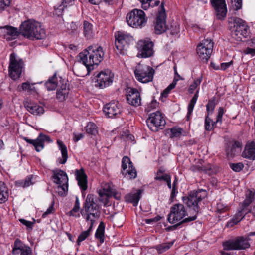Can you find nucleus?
Masks as SVG:
<instances>
[{"instance_id":"obj_58","label":"nucleus","mask_w":255,"mask_h":255,"mask_svg":"<svg viewBox=\"0 0 255 255\" xmlns=\"http://www.w3.org/2000/svg\"><path fill=\"white\" fill-rule=\"evenodd\" d=\"M254 48H249L247 47L244 50V53L246 54H250L252 56H254L255 55V45H254V46H253Z\"/></svg>"},{"instance_id":"obj_13","label":"nucleus","mask_w":255,"mask_h":255,"mask_svg":"<svg viewBox=\"0 0 255 255\" xmlns=\"http://www.w3.org/2000/svg\"><path fill=\"white\" fill-rule=\"evenodd\" d=\"M187 213L184 205L180 203L175 204L170 208V212L168 214L167 220L171 224L181 220Z\"/></svg>"},{"instance_id":"obj_53","label":"nucleus","mask_w":255,"mask_h":255,"mask_svg":"<svg viewBox=\"0 0 255 255\" xmlns=\"http://www.w3.org/2000/svg\"><path fill=\"white\" fill-rule=\"evenodd\" d=\"M141 4H142V8L144 10H147L149 6L151 5V2L153 0H140Z\"/></svg>"},{"instance_id":"obj_41","label":"nucleus","mask_w":255,"mask_h":255,"mask_svg":"<svg viewBox=\"0 0 255 255\" xmlns=\"http://www.w3.org/2000/svg\"><path fill=\"white\" fill-rule=\"evenodd\" d=\"M34 84H30L28 82H23L18 86V90L19 91H25L28 92L35 91V88L33 86Z\"/></svg>"},{"instance_id":"obj_54","label":"nucleus","mask_w":255,"mask_h":255,"mask_svg":"<svg viewBox=\"0 0 255 255\" xmlns=\"http://www.w3.org/2000/svg\"><path fill=\"white\" fill-rule=\"evenodd\" d=\"M54 202H53L51 205L49 206V207L47 209L46 211L45 212L42 216V218H45L47 215L51 214L54 212Z\"/></svg>"},{"instance_id":"obj_43","label":"nucleus","mask_w":255,"mask_h":255,"mask_svg":"<svg viewBox=\"0 0 255 255\" xmlns=\"http://www.w3.org/2000/svg\"><path fill=\"white\" fill-rule=\"evenodd\" d=\"M84 34L87 38H90L92 35V25L89 22L85 21L83 23Z\"/></svg>"},{"instance_id":"obj_52","label":"nucleus","mask_w":255,"mask_h":255,"mask_svg":"<svg viewBox=\"0 0 255 255\" xmlns=\"http://www.w3.org/2000/svg\"><path fill=\"white\" fill-rule=\"evenodd\" d=\"M228 207L225 206L222 203H219L217 204V211L219 213H222L228 210Z\"/></svg>"},{"instance_id":"obj_63","label":"nucleus","mask_w":255,"mask_h":255,"mask_svg":"<svg viewBox=\"0 0 255 255\" xmlns=\"http://www.w3.org/2000/svg\"><path fill=\"white\" fill-rule=\"evenodd\" d=\"M79 209H80L79 208L74 206V207L72 208V209L70 211V212L69 213V215L74 216V217H79L80 216L79 214H78L77 215L76 214V213H78L79 212Z\"/></svg>"},{"instance_id":"obj_56","label":"nucleus","mask_w":255,"mask_h":255,"mask_svg":"<svg viewBox=\"0 0 255 255\" xmlns=\"http://www.w3.org/2000/svg\"><path fill=\"white\" fill-rule=\"evenodd\" d=\"M161 219V217L159 215L156 216L154 218L147 219L145 220V222L147 224H152L153 223H156L159 221Z\"/></svg>"},{"instance_id":"obj_15","label":"nucleus","mask_w":255,"mask_h":255,"mask_svg":"<svg viewBox=\"0 0 255 255\" xmlns=\"http://www.w3.org/2000/svg\"><path fill=\"white\" fill-rule=\"evenodd\" d=\"M159 9L154 26L155 33L157 34H160L166 31L167 27L166 25V14L163 3Z\"/></svg>"},{"instance_id":"obj_35","label":"nucleus","mask_w":255,"mask_h":255,"mask_svg":"<svg viewBox=\"0 0 255 255\" xmlns=\"http://www.w3.org/2000/svg\"><path fill=\"white\" fill-rule=\"evenodd\" d=\"M69 93V89L67 87L66 84H63L59 88L56 93V97L60 101H63L67 97Z\"/></svg>"},{"instance_id":"obj_2","label":"nucleus","mask_w":255,"mask_h":255,"mask_svg":"<svg viewBox=\"0 0 255 255\" xmlns=\"http://www.w3.org/2000/svg\"><path fill=\"white\" fill-rule=\"evenodd\" d=\"M205 191L199 190L191 192L188 196L183 197L182 200L185 205H187L190 210L192 212L191 213L193 216L186 218L177 223L174 227H179L180 225L188 223L192 221H194L197 218V215L199 212L200 207L199 203L206 196Z\"/></svg>"},{"instance_id":"obj_5","label":"nucleus","mask_w":255,"mask_h":255,"mask_svg":"<svg viewBox=\"0 0 255 255\" xmlns=\"http://www.w3.org/2000/svg\"><path fill=\"white\" fill-rule=\"evenodd\" d=\"M255 235V232H250L248 236ZM249 237L238 236L223 243L224 250H241L249 248Z\"/></svg>"},{"instance_id":"obj_20","label":"nucleus","mask_w":255,"mask_h":255,"mask_svg":"<svg viewBox=\"0 0 255 255\" xmlns=\"http://www.w3.org/2000/svg\"><path fill=\"white\" fill-rule=\"evenodd\" d=\"M217 19L223 20L226 17L227 9L225 0H211Z\"/></svg>"},{"instance_id":"obj_14","label":"nucleus","mask_w":255,"mask_h":255,"mask_svg":"<svg viewBox=\"0 0 255 255\" xmlns=\"http://www.w3.org/2000/svg\"><path fill=\"white\" fill-rule=\"evenodd\" d=\"M96 77L95 86L100 89H103L112 83L114 74L110 70L107 69L99 72Z\"/></svg>"},{"instance_id":"obj_57","label":"nucleus","mask_w":255,"mask_h":255,"mask_svg":"<svg viewBox=\"0 0 255 255\" xmlns=\"http://www.w3.org/2000/svg\"><path fill=\"white\" fill-rule=\"evenodd\" d=\"M19 221L21 223L25 225L27 228L32 229L34 222L27 221L24 219H20Z\"/></svg>"},{"instance_id":"obj_48","label":"nucleus","mask_w":255,"mask_h":255,"mask_svg":"<svg viewBox=\"0 0 255 255\" xmlns=\"http://www.w3.org/2000/svg\"><path fill=\"white\" fill-rule=\"evenodd\" d=\"M230 168L235 172H240L244 167V165L242 163L239 162L237 163H230Z\"/></svg>"},{"instance_id":"obj_28","label":"nucleus","mask_w":255,"mask_h":255,"mask_svg":"<svg viewBox=\"0 0 255 255\" xmlns=\"http://www.w3.org/2000/svg\"><path fill=\"white\" fill-rule=\"evenodd\" d=\"M28 247H29L24 244L21 240L17 238L12 246V254L13 255H18L20 252L24 251L25 249Z\"/></svg>"},{"instance_id":"obj_59","label":"nucleus","mask_w":255,"mask_h":255,"mask_svg":"<svg viewBox=\"0 0 255 255\" xmlns=\"http://www.w3.org/2000/svg\"><path fill=\"white\" fill-rule=\"evenodd\" d=\"M79 25L80 23L78 22H72L70 23L68 29H71L72 32H75L77 30Z\"/></svg>"},{"instance_id":"obj_49","label":"nucleus","mask_w":255,"mask_h":255,"mask_svg":"<svg viewBox=\"0 0 255 255\" xmlns=\"http://www.w3.org/2000/svg\"><path fill=\"white\" fill-rule=\"evenodd\" d=\"M64 7H65V5H63L62 4L58 6H55L53 14L58 16H61L62 15Z\"/></svg>"},{"instance_id":"obj_7","label":"nucleus","mask_w":255,"mask_h":255,"mask_svg":"<svg viewBox=\"0 0 255 255\" xmlns=\"http://www.w3.org/2000/svg\"><path fill=\"white\" fill-rule=\"evenodd\" d=\"M24 68V61L14 52L10 55V61L8 67L10 77L13 80L18 79Z\"/></svg>"},{"instance_id":"obj_62","label":"nucleus","mask_w":255,"mask_h":255,"mask_svg":"<svg viewBox=\"0 0 255 255\" xmlns=\"http://www.w3.org/2000/svg\"><path fill=\"white\" fill-rule=\"evenodd\" d=\"M232 2L234 3V6L236 10L240 9L242 7V0H232Z\"/></svg>"},{"instance_id":"obj_42","label":"nucleus","mask_w":255,"mask_h":255,"mask_svg":"<svg viewBox=\"0 0 255 255\" xmlns=\"http://www.w3.org/2000/svg\"><path fill=\"white\" fill-rule=\"evenodd\" d=\"M166 31L171 36H177L180 31L179 26L176 23H173L170 27H167Z\"/></svg>"},{"instance_id":"obj_40","label":"nucleus","mask_w":255,"mask_h":255,"mask_svg":"<svg viewBox=\"0 0 255 255\" xmlns=\"http://www.w3.org/2000/svg\"><path fill=\"white\" fill-rule=\"evenodd\" d=\"M218 123H215V122H213V120L209 117V116L206 115L205 119V129L206 131H211L213 130L216 126Z\"/></svg>"},{"instance_id":"obj_16","label":"nucleus","mask_w":255,"mask_h":255,"mask_svg":"<svg viewBox=\"0 0 255 255\" xmlns=\"http://www.w3.org/2000/svg\"><path fill=\"white\" fill-rule=\"evenodd\" d=\"M153 46L154 43L150 39L146 38L139 40L137 47L141 57L147 58L152 56L154 53Z\"/></svg>"},{"instance_id":"obj_4","label":"nucleus","mask_w":255,"mask_h":255,"mask_svg":"<svg viewBox=\"0 0 255 255\" xmlns=\"http://www.w3.org/2000/svg\"><path fill=\"white\" fill-rule=\"evenodd\" d=\"M80 213L86 222L94 225L96 219L99 218L100 211L98 205L94 202L93 195H88Z\"/></svg>"},{"instance_id":"obj_26","label":"nucleus","mask_w":255,"mask_h":255,"mask_svg":"<svg viewBox=\"0 0 255 255\" xmlns=\"http://www.w3.org/2000/svg\"><path fill=\"white\" fill-rule=\"evenodd\" d=\"M3 29H5V36L8 40L16 39L20 34V30H18L17 28L11 26H5Z\"/></svg>"},{"instance_id":"obj_21","label":"nucleus","mask_w":255,"mask_h":255,"mask_svg":"<svg viewBox=\"0 0 255 255\" xmlns=\"http://www.w3.org/2000/svg\"><path fill=\"white\" fill-rule=\"evenodd\" d=\"M127 100L130 105L135 107L138 106L140 105V95L136 89L128 88L127 90Z\"/></svg>"},{"instance_id":"obj_33","label":"nucleus","mask_w":255,"mask_h":255,"mask_svg":"<svg viewBox=\"0 0 255 255\" xmlns=\"http://www.w3.org/2000/svg\"><path fill=\"white\" fill-rule=\"evenodd\" d=\"M99 194L100 197L106 196L107 198L111 196H113L117 200H119L121 198L120 194L113 190L110 187H108L106 190L105 189L103 191L100 190Z\"/></svg>"},{"instance_id":"obj_45","label":"nucleus","mask_w":255,"mask_h":255,"mask_svg":"<svg viewBox=\"0 0 255 255\" xmlns=\"http://www.w3.org/2000/svg\"><path fill=\"white\" fill-rule=\"evenodd\" d=\"M202 172L209 175H211L216 173L217 169L213 165L208 164L207 165L202 166Z\"/></svg>"},{"instance_id":"obj_18","label":"nucleus","mask_w":255,"mask_h":255,"mask_svg":"<svg viewBox=\"0 0 255 255\" xmlns=\"http://www.w3.org/2000/svg\"><path fill=\"white\" fill-rule=\"evenodd\" d=\"M122 106L117 101H111L106 104L103 108V112L109 118L119 117L122 112Z\"/></svg>"},{"instance_id":"obj_32","label":"nucleus","mask_w":255,"mask_h":255,"mask_svg":"<svg viewBox=\"0 0 255 255\" xmlns=\"http://www.w3.org/2000/svg\"><path fill=\"white\" fill-rule=\"evenodd\" d=\"M247 213V212L244 213V209H242L235 215L231 221L228 222L227 226L228 227H232L234 225L238 224L241 220L243 219L245 215Z\"/></svg>"},{"instance_id":"obj_22","label":"nucleus","mask_w":255,"mask_h":255,"mask_svg":"<svg viewBox=\"0 0 255 255\" xmlns=\"http://www.w3.org/2000/svg\"><path fill=\"white\" fill-rule=\"evenodd\" d=\"M23 139L28 143L33 145L36 151L39 152L44 148V141L49 140L50 138L49 136L41 133L35 140L28 139L26 137H24Z\"/></svg>"},{"instance_id":"obj_50","label":"nucleus","mask_w":255,"mask_h":255,"mask_svg":"<svg viewBox=\"0 0 255 255\" xmlns=\"http://www.w3.org/2000/svg\"><path fill=\"white\" fill-rule=\"evenodd\" d=\"M11 0H0V13L9 7Z\"/></svg>"},{"instance_id":"obj_12","label":"nucleus","mask_w":255,"mask_h":255,"mask_svg":"<svg viewBox=\"0 0 255 255\" xmlns=\"http://www.w3.org/2000/svg\"><path fill=\"white\" fill-rule=\"evenodd\" d=\"M213 43L211 39H204L197 47V53L200 58L207 62L210 57L213 51Z\"/></svg>"},{"instance_id":"obj_64","label":"nucleus","mask_w":255,"mask_h":255,"mask_svg":"<svg viewBox=\"0 0 255 255\" xmlns=\"http://www.w3.org/2000/svg\"><path fill=\"white\" fill-rule=\"evenodd\" d=\"M20 255H32V250L31 248L29 247L25 249L24 251L20 253Z\"/></svg>"},{"instance_id":"obj_37","label":"nucleus","mask_w":255,"mask_h":255,"mask_svg":"<svg viewBox=\"0 0 255 255\" xmlns=\"http://www.w3.org/2000/svg\"><path fill=\"white\" fill-rule=\"evenodd\" d=\"M171 175L170 174L165 173V170L163 167H160L156 173L154 179L157 181H165Z\"/></svg>"},{"instance_id":"obj_61","label":"nucleus","mask_w":255,"mask_h":255,"mask_svg":"<svg viewBox=\"0 0 255 255\" xmlns=\"http://www.w3.org/2000/svg\"><path fill=\"white\" fill-rule=\"evenodd\" d=\"M238 149L233 148V147H231L230 148H228L227 150V154L228 155H230L231 156H234L237 152H238Z\"/></svg>"},{"instance_id":"obj_3","label":"nucleus","mask_w":255,"mask_h":255,"mask_svg":"<svg viewBox=\"0 0 255 255\" xmlns=\"http://www.w3.org/2000/svg\"><path fill=\"white\" fill-rule=\"evenodd\" d=\"M20 33L23 37L31 40L43 39L46 35V31L41 23L32 19L21 24Z\"/></svg>"},{"instance_id":"obj_60","label":"nucleus","mask_w":255,"mask_h":255,"mask_svg":"<svg viewBox=\"0 0 255 255\" xmlns=\"http://www.w3.org/2000/svg\"><path fill=\"white\" fill-rule=\"evenodd\" d=\"M190 169L192 172H202L203 167L202 166H200L199 165H193L191 166L190 168Z\"/></svg>"},{"instance_id":"obj_6","label":"nucleus","mask_w":255,"mask_h":255,"mask_svg":"<svg viewBox=\"0 0 255 255\" xmlns=\"http://www.w3.org/2000/svg\"><path fill=\"white\" fill-rule=\"evenodd\" d=\"M116 52L118 54H125L133 37L130 34L122 31L115 33Z\"/></svg>"},{"instance_id":"obj_9","label":"nucleus","mask_w":255,"mask_h":255,"mask_svg":"<svg viewBox=\"0 0 255 255\" xmlns=\"http://www.w3.org/2000/svg\"><path fill=\"white\" fill-rule=\"evenodd\" d=\"M231 36L237 41H242V38H246L249 34V28L245 21L239 18L234 20V29L231 32Z\"/></svg>"},{"instance_id":"obj_44","label":"nucleus","mask_w":255,"mask_h":255,"mask_svg":"<svg viewBox=\"0 0 255 255\" xmlns=\"http://www.w3.org/2000/svg\"><path fill=\"white\" fill-rule=\"evenodd\" d=\"M86 131L88 134L96 135L98 133L96 125L92 122L89 123L86 127Z\"/></svg>"},{"instance_id":"obj_36","label":"nucleus","mask_w":255,"mask_h":255,"mask_svg":"<svg viewBox=\"0 0 255 255\" xmlns=\"http://www.w3.org/2000/svg\"><path fill=\"white\" fill-rule=\"evenodd\" d=\"M105 227L104 223L103 222H100L95 233V238L99 240L100 244L104 241Z\"/></svg>"},{"instance_id":"obj_17","label":"nucleus","mask_w":255,"mask_h":255,"mask_svg":"<svg viewBox=\"0 0 255 255\" xmlns=\"http://www.w3.org/2000/svg\"><path fill=\"white\" fill-rule=\"evenodd\" d=\"M121 173L124 176H127L129 179H134L137 177V172L133 167L132 163L128 156H125L122 161Z\"/></svg>"},{"instance_id":"obj_24","label":"nucleus","mask_w":255,"mask_h":255,"mask_svg":"<svg viewBox=\"0 0 255 255\" xmlns=\"http://www.w3.org/2000/svg\"><path fill=\"white\" fill-rule=\"evenodd\" d=\"M76 179L82 191H85L87 188V176L83 169L76 170Z\"/></svg>"},{"instance_id":"obj_31","label":"nucleus","mask_w":255,"mask_h":255,"mask_svg":"<svg viewBox=\"0 0 255 255\" xmlns=\"http://www.w3.org/2000/svg\"><path fill=\"white\" fill-rule=\"evenodd\" d=\"M174 242L175 240L168 242H164L156 245L154 248L156 250L158 254H161L169 250L171 247H172Z\"/></svg>"},{"instance_id":"obj_27","label":"nucleus","mask_w":255,"mask_h":255,"mask_svg":"<svg viewBox=\"0 0 255 255\" xmlns=\"http://www.w3.org/2000/svg\"><path fill=\"white\" fill-rule=\"evenodd\" d=\"M141 190H138L135 193H130L125 196V201L127 202L130 203L134 206H136L140 198L142 193Z\"/></svg>"},{"instance_id":"obj_29","label":"nucleus","mask_w":255,"mask_h":255,"mask_svg":"<svg viewBox=\"0 0 255 255\" xmlns=\"http://www.w3.org/2000/svg\"><path fill=\"white\" fill-rule=\"evenodd\" d=\"M35 178L33 175H29L24 179L16 181V185L17 187L27 188L35 183Z\"/></svg>"},{"instance_id":"obj_8","label":"nucleus","mask_w":255,"mask_h":255,"mask_svg":"<svg viewBox=\"0 0 255 255\" xmlns=\"http://www.w3.org/2000/svg\"><path fill=\"white\" fill-rule=\"evenodd\" d=\"M146 21L144 12L140 9H134L127 15L128 24L133 28H142Z\"/></svg>"},{"instance_id":"obj_38","label":"nucleus","mask_w":255,"mask_h":255,"mask_svg":"<svg viewBox=\"0 0 255 255\" xmlns=\"http://www.w3.org/2000/svg\"><path fill=\"white\" fill-rule=\"evenodd\" d=\"M45 85L48 91L55 90L57 86L56 74H55L50 77Z\"/></svg>"},{"instance_id":"obj_51","label":"nucleus","mask_w":255,"mask_h":255,"mask_svg":"<svg viewBox=\"0 0 255 255\" xmlns=\"http://www.w3.org/2000/svg\"><path fill=\"white\" fill-rule=\"evenodd\" d=\"M224 109L223 107H219L218 111V115L217 116L215 123H219L220 125L222 123V117L224 114Z\"/></svg>"},{"instance_id":"obj_25","label":"nucleus","mask_w":255,"mask_h":255,"mask_svg":"<svg viewBox=\"0 0 255 255\" xmlns=\"http://www.w3.org/2000/svg\"><path fill=\"white\" fill-rule=\"evenodd\" d=\"M24 106L27 111L34 115H40L44 113V110L42 106L39 105L28 102H25Z\"/></svg>"},{"instance_id":"obj_11","label":"nucleus","mask_w":255,"mask_h":255,"mask_svg":"<svg viewBox=\"0 0 255 255\" xmlns=\"http://www.w3.org/2000/svg\"><path fill=\"white\" fill-rule=\"evenodd\" d=\"M154 70L147 65H139L134 70L136 79L143 83H148L153 80Z\"/></svg>"},{"instance_id":"obj_34","label":"nucleus","mask_w":255,"mask_h":255,"mask_svg":"<svg viewBox=\"0 0 255 255\" xmlns=\"http://www.w3.org/2000/svg\"><path fill=\"white\" fill-rule=\"evenodd\" d=\"M8 198V190L4 182H0V203L5 202Z\"/></svg>"},{"instance_id":"obj_55","label":"nucleus","mask_w":255,"mask_h":255,"mask_svg":"<svg viewBox=\"0 0 255 255\" xmlns=\"http://www.w3.org/2000/svg\"><path fill=\"white\" fill-rule=\"evenodd\" d=\"M178 193L177 191V186H173L171 188V192L170 196V200L171 202H173L174 201V199Z\"/></svg>"},{"instance_id":"obj_23","label":"nucleus","mask_w":255,"mask_h":255,"mask_svg":"<svg viewBox=\"0 0 255 255\" xmlns=\"http://www.w3.org/2000/svg\"><path fill=\"white\" fill-rule=\"evenodd\" d=\"M242 156L250 160H255V141L246 144Z\"/></svg>"},{"instance_id":"obj_47","label":"nucleus","mask_w":255,"mask_h":255,"mask_svg":"<svg viewBox=\"0 0 255 255\" xmlns=\"http://www.w3.org/2000/svg\"><path fill=\"white\" fill-rule=\"evenodd\" d=\"M215 99L213 98L209 100L208 103L206 105V111L207 112V115L209 116L210 113H212L214 111L216 104Z\"/></svg>"},{"instance_id":"obj_19","label":"nucleus","mask_w":255,"mask_h":255,"mask_svg":"<svg viewBox=\"0 0 255 255\" xmlns=\"http://www.w3.org/2000/svg\"><path fill=\"white\" fill-rule=\"evenodd\" d=\"M54 182L58 184V188H61L64 192L68 191V176L65 172L60 169L53 171Z\"/></svg>"},{"instance_id":"obj_1","label":"nucleus","mask_w":255,"mask_h":255,"mask_svg":"<svg viewBox=\"0 0 255 255\" xmlns=\"http://www.w3.org/2000/svg\"><path fill=\"white\" fill-rule=\"evenodd\" d=\"M104 52L101 46L93 44L88 46L83 52L79 53V57L82 64L86 67L89 73L102 61Z\"/></svg>"},{"instance_id":"obj_46","label":"nucleus","mask_w":255,"mask_h":255,"mask_svg":"<svg viewBox=\"0 0 255 255\" xmlns=\"http://www.w3.org/2000/svg\"><path fill=\"white\" fill-rule=\"evenodd\" d=\"M171 134L170 137L171 138L180 137L183 132V129L181 128H173L170 129Z\"/></svg>"},{"instance_id":"obj_30","label":"nucleus","mask_w":255,"mask_h":255,"mask_svg":"<svg viewBox=\"0 0 255 255\" xmlns=\"http://www.w3.org/2000/svg\"><path fill=\"white\" fill-rule=\"evenodd\" d=\"M57 143L62 154V158H59L58 159L59 163L60 164H64L66 162L68 159L67 147L61 140H57Z\"/></svg>"},{"instance_id":"obj_10","label":"nucleus","mask_w":255,"mask_h":255,"mask_svg":"<svg viewBox=\"0 0 255 255\" xmlns=\"http://www.w3.org/2000/svg\"><path fill=\"white\" fill-rule=\"evenodd\" d=\"M148 128L153 131L157 132L163 128L166 124L165 120L160 111L151 113L146 120Z\"/></svg>"},{"instance_id":"obj_39","label":"nucleus","mask_w":255,"mask_h":255,"mask_svg":"<svg viewBox=\"0 0 255 255\" xmlns=\"http://www.w3.org/2000/svg\"><path fill=\"white\" fill-rule=\"evenodd\" d=\"M93 227V225L92 224H90L89 227L87 230L83 231L80 234L77 240V243L78 245H80L81 242L84 241L90 236L92 232Z\"/></svg>"}]
</instances>
